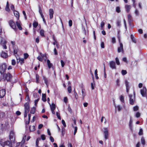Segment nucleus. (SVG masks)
<instances>
[{"label":"nucleus","instance_id":"obj_4","mask_svg":"<svg viewBox=\"0 0 147 147\" xmlns=\"http://www.w3.org/2000/svg\"><path fill=\"white\" fill-rule=\"evenodd\" d=\"M0 145L3 147L6 145L10 147L12 146L11 143L9 141L5 142H3L2 141H0Z\"/></svg>","mask_w":147,"mask_h":147},{"label":"nucleus","instance_id":"obj_48","mask_svg":"<svg viewBox=\"0 0 147 147\" xmlns=\"http://www.w3.org/2000/svg\"><path fill=\"white\" fill-rule=\"evenodd\" d=\"M5 9L6 11L8 12H9L10 11V10L9 8V6H6V7L5 8Z\"/></svg>","mask_w":147,"mask_h":147},{"label":"nucleus","instance_id":"obj_1","mask_svg":"<svg viewBox=\"0 0 147 147\" xmlns=\"http://www.w3.org/2000/svg\"><path fill=\"white\" fill-rule=\"evenodd\" d=\"M3 76L4 80H6L7 81H11L12 77V76L9 73L3 74Z\"/></svg>","mask_w":147,"mask_h":147},{"label":"nucleus","instance_id":"obj_32","mask_svg":"<svg viewBox=\"0 0 147 147\" xmlns=\"http://www.w3.org/2000/svg\"><path fill=\"white\" fill-rule=\"evenodd\" d=\"M116 62L117 65H119L120 64L119 60L117 57L115 58Z\"/></svg>","mask_w":147,"mask_h":147},{"label":"nucleus","instance_id":"obj_33","mask_svg":"<svg viewBox=\"0 0 147 147\" xmlns=\"http://www.w3.org/2000/svg\"><path fill=\"white\" fill-rule=\"evenodd\" d=\"M6 43V40H4L3 42V47L4 48V49H6L7 48L6 46L5 45Z\"/></svg>","mask_w":147,"mask_h":147},{"label":"nucleus","instance_id":"obj_21","mask_svg":"<svg viewBox=\"0 0 147 147\" xmlns=\"http://www.w3.org/2000/svg\"><path fill=\"white\" fill-rule=\"evenodd\" d=\"M29 129L30 131H33L35 130V127L34 125L30 126L29 127Z\"/></svg>","mask_w":147,"mask_h":147},{"label":"nucleus","instance_id":"obj_34","mask_svg":"<svg viewBox=\"0 0 147 147\" xmlns=\"http://www.w3.org/2000/svg\"><path fill=\"white\" fill-rule=\"evenodd\" d=\"M127 73V72L126 70H122L121 71V74L123 76L125 75Z\"/></svg>","mask_w":147,"mask_h":147},{"label":"nucleus","instance_id":"obj_13","mask_svg":"<svg viewBox=\"0 0 147 147\" xmlns=\"http://www.w3.org/2000/svg\"><path fill=\"white\" fill-rule=\"evenodd\" d=\"M128 22L129 24L130 25L131 24V22L133 20V19L132 18V17L131 15L129 14L128 16Z\"/></svg>","mask_w":147,"mask_h":147},{"label":"nucleus","instance_id":"obj_8","mask_svg":"<svg viewBox=\"0 0 147 147\" xmlns=\"http://www.w3.org/2000/svg\"><path fill=\"white\" fill-rule=\"evenodd\" d=\"M109 65L110 67L112 69H115L116 68V66L115 62L113 61H111L109 62Z\"/></svg>","mask_w":147,"mask_h":147},{"label":"nucleus","instance_id":"obj_10","mask_svg":"<svg viewBox=\"0 0 147 147\" xmlns=\"http://www.w3.org/2000/svg\"><path fill=\"white\" fill-rule=\"evenodd\" d=\"M25 111L28 112L30 110V107L28 102H26L24 105Z\"/></svg>","mask_w":147,"mask_h":147},{"label":"nucleus","instance_id":"obj_40","mask_svg":"<svg viewBox=\"0 0 147 147\" xmlns=\"http://www.w3.org/2000/svg\"><path fill=\"white\" fill-rule=\"evenodd\" d=\"M68 90L69 93H71V86H69L68 88Z\"/></svg>","mask_w":147,"mask_h":147},{"label":"nucleus","instance_id":"obj_36","mask_svg":"<svg viewBox=\"0 0 147 147\" xmlns=\"http://www.w3.org/2000/svg\"><path fill=\"white\" fill-rule=\"evenodd\" d=\"M39 75L36 74V82L37 83H38L39 82Z\"/></svg>","mask_w":147,"mask_h":147},{"label":"nucleus","instance_id":"obj_7","mask_svg":"<svg viewBox=\"0 0 147 147\" xmlns=\"http://www.w3.org/2000/svg\"><path fill=\"white\" fill-rule=\"evenodd\" d=\"M9 24L10 27L14 30L16 29V26L15 23L13 20H10L9 22Z\"/></svg>","mask_w":147,"mask_h":147},{"label":"nucleus","instance_id":"obj_14","mask_svg":"<svg viewBox=\"0 0 147 147\" xmlns=\"http://www.w3.org/2000/svg\"><path fill=\"white\" fill-rule=\"evenodd\" d=\"M126 11L127 13H129L131 8V6L128 5H126L125 6Z\"/></svg>","mask_w":147,"mask_h":147},{"label":"nucleus","instance_id":"obj_2","mask_svg":"<svg viewBox=\"0 0 147 147\" xmlns=\"http://www.w3.org/2000/svg\"><path fill=\"white\" fill-rule=\"evenodd\" d=\"M7 68V66L5 63L0 64V73L3 74Z\"/></svg>","mask_w":147,"mask_h":147},{"label":"nucleus","instance_id":"obj_25","mask_svg":"<svg viewBox=\"0 0 147 147\" xmlns=\"http://www.w3.org/2000/svg\"><path fill=\"white\" fill-rule=\"evenodd\" d=\"M33 25L34 28H36L38 25V23L35 21L33 24Z\"/></svg>","mask_w":147,"mask_h":147},{"label":"nucleus","instance_id":"obj_3","mask_svg":"<svg viewBox=\"0 0 147 147\" xmlns=\"http://www.w3.org/2000/svg\"><path fill=\"white\" fill-rule=\"evenodd\" d=\"M134 96L130 94L129 95V103L131 105H133L134 104L135 100V92H134Z\"/></svg>","mask_w":147,"mask_h":147},{"label":"nucleus","instance_id":"obj_51","mask_svg":"<svg viewBox=\"0 0 147 147\" xmlns=\"http://www.w3.org/2000/svg\"><path fill=\"white\" fill-rule=\"evenodd\" d=\"M62 123L64 127H66V125L64 120H62Z\"/></svg>","mask_w":147,"mask_h":147},{"label":"nucleus","instance_id":"obj_60","mask_svg":"<svg viewBox=\"0 0 147 147\" xmlns=\"http://www.w3.org/2000/svg\"><path fill=\"white\" fill-rule=\"evenodd\" d=\"M120 99L122 102H123L124 101L123 96H121L120 97Z\"/></svg>","mask_w":147,"mask_h":147},{"label":"nucleus","instance_id":"obj_45","mask_svg":"<svg viewBox=\"0 0 147 147\" xmlns=\"http://www.w3.org/2000/svg\"><path fill=\"white\" fill-rule=\"evenodd\" d=\"M41 139L42 140H45L46 139L45 136V135H44V134H42L41 135Z\"/></svg>","mask_w":147,"mask_h":147},{"label":"nucleus","instance_id":"obj_39","mask_svg":"<svg viewBox=\"0 0 147 147\" xmlns=\"http://www.w3.org/2000/svg\"><path fill=\"white\" fill-rule=\"evenodd\" d=\"M131 39L132 40V41L133 42H135V43L136 42V40H135V39H134V37L132 34H131Z\"/></svg>","mask_w":147,"mask_h":147},{"label":"nucleus","instance_id":"obj_20","mask_svg":"<svg viewBox=\"0 0 147 147\" xmlns=\"http://www.w3.org/2000/svg\"><path fill=\"white\" fill-rule=\"evenodd\" d=\"M47 62L49 68V69L51 68L52 66H53V64L52 63H51L49 59L47 60Z\"/></svg>","mask_w":147,"mask_h":147},{"label":"nucleus","instance_id":"obj_64","mask_svg":"<svg viewBox=\"0 0 147 147\" xmlns=\"http://www.w3.org/2000/svg\"><path fill=\"white\" fill-rule=\"evenodd\" d=\"M50 140L52 142H54V139L52 137L50 136Z\"/></svg>","mask_w":147,"mask_h":147},{"label":"nucleus","instance_id":"obj_62","mask_svg":"<svg viewBox=\"0 0 147 147\" xmlns=\"http://www.w3.org/2000/svg\"><path fill=\"white\" fill-rule=\"evenodd\" d=\"M61 132L62 135H63L65 133V129L64 128H62Z\"/></svg>","mask_w":147,"mask_h":147},{"label":"nucleus","instance_id":"obj_26","mask_svg":"<svg viewBox=\"0 0 147 147\" xmlns=\"http://www.w3.org/2000/svg\"><path fill=\"white\" fill-rule=\"evenodd\" d=\"M36 108L34 107L32 108L30 110V113L32 114H34L35 112Z\"/></svg>","mask_w":147,"mask_h":147},{"label":"nucleus","instance_id":"obj_5","mask_svg":"<svg viewBox=\"0 0 147 147\" xmlns=\"http://www.w3.org/2000/svg\"><path fill=\"white\" fill-rule=\"evenodd\" d=\"M147 90L145 87H143V88L141 90L140 93L143 97H145L147 96Z\"/></svg>","mask_w":147,"mask_h":147},{"label":"nucleus","instance_id":"obj_53","mask_svg":"<svg viewBox=\"0 0 147 147\" xmlns=\"http://www.w3.org/2000/svg\"><path fill=\"white\" fill-rule=\"evenodd\" d=\"M105 23L104 22L102 21L101 22V24H100V27H101V28H102L105 25Z\"/></svg>","mask_w":147,"mask_h":147},{"label":"nucleus","instance_id":"obj_9","mask_svg":"<svg viewBox=\"0 0 147 147\" xmlns=\"http://www.w3.org/2000/svg\"><path fill=\"white\" fill-rule=\"evenodd\" d=\"M6 90L4 89L0 90V98H3L5 95Z\"/></svg>","mask_w":147,"mask_h":147},{"label":"nucleus","instance_id":"obj_38","mask_svg":"<svg viewBox=\"0 0 147 147\" xmlns=\"http://www.w3.org/2000/svg\"><path fill=\"white\" fill-rule=\"evenodd\" d=\"M138 134L140 136L142 135L143 134V130L142 129L140 128V129Z\"/></svg>","mask_w":147,"mask_h":147},{"label":"nucleus","instance_id":"obj_59","mask_svg":"<svg viewBox=\"0 0 147 147\" xmlns=\"http://www.w3.org/2000/svg\"><path fill=\"white\" fill-rule=\"evenodd\" d=\"M61 65L62 67H63L65 65V63L62 60H61Z\"/></svg>","mask_w":147,"mask_h":147},{"label":"nucleus","instance_id":"obj_52","mask_svg":"<svg viewBox=\"0 0 147 147\" xmlns=\"http://www.w3.org/2000/svg\"><path fill=\"white\" fill-rule=\"evenodd\" d=\"M69 26L71 27L72 26V22L71 20H69Z\"/></svg>","mask_w":147,"mask_h":147},{"label":"nucleus","instance_id":"obj_58","mask_svg":"<svg viewBox=\"0 0 147 147\" xmlns=\"http://www.w3.org/2000/svg\"><path fill=\"white\" fill-rule=\"evenodd\" d=\"M26 138V136L25 135L23 138V139L22 141V142L23 143H24L25 142Z\"/></svg>","mask_w":147,"mask_h":147},{"label":"nucleus","instance_id":"obj_6","mask_svg":"<svg viewBox=\"0 0 147 147\" xmlns=\"http://www.w3.org/2000/svg\"><path fill=\"white\" fill-rule=\"evenodd\" d=\"M105 138L106 140L108 138V131L107 128H104L103 131Z\"/></svg>","mask_w":147,"mask_h":147},{"label":"nucleus","instance_id":"obj_23","mask_svg":"<svg viewBox=\"0 0 147 147\" xmlns=\"http://www.w3.org/2000/svg\"><path fill=\"white\" fill-rule=\"evenodd\" d=\"M5 113L3 112H0V119H2L4 117Z\"/></svg>","mask_w":147,"mask_h":147},{"label":"nucleus","instance_id":"obj_35","mask_svg":"<svg viewBox=\"0 0 147 147\" xmlns=\"http://www.w3.org/2000/svg\"><path fill=\"white\" fill-rule=\"evenodd\" d=\"M125 82L126 87L128 88V87H129V82L127 80H125Z\"/></svg>","mask_w":147,"mask_h":147},{"label":"nucleus","instance_id":"obj_41","mask_svg":"<svg viewBox=\"0 0 147 147\" xmlns=\"http://www.w3.org/2000/svg\"><path fill=\"white\" fill-rule=\"evenodd\" d=\"M116 42V39L115 37H113L112 38V42L113 43H115Z\"/></svg>","mask_w":147,"mask_h":147},{"label":"nucleus","instance_id":"obj_19","mask_svg":"<svg viewBox=\"0 0 147 147\" xmlns=\"http://www.w3.org/2000/svg\"><path fill=\"white\" fill-rule=\"evenodd\" d=\"M49 104L51 110H55L56 108V106L55 104L54 103H52L51 105L49 102Z\"/></svg>","mask_w":147,"mask_h":147},{"label":"nucleus","instance_id":"obj_31","mask_svg":"<svg viewBox=\"0 0 147 147\" xmlns=\"http://www.w3.org/2000/svg\"><path fill=\"white\" fill-rule=\"evenodd\" d=\"M141 142L142 144L144 145L145 144V141L143 137H142L141 139Z\"/></svg>","mask_w":147,"mask_h":147},{"label":"nucleus","instance_id":"obj_30","mask_svg":"<svg viewBox=\"0 0 147 147\" xmlns=\"http://www.w3.org/2000/svg\"><path fill=\"white\" fill-rule=\"evenodd\" d=\"M121 21L120 20H117V22H116V24H117V26H118L119 27H120L121 25Z\"/></svg>","mask_w":147,"mask_h":147},{"label":"nucleus","instance_id":"obj_29","mask_svg":"<svg viewBox=\"0 0 147 147\" xmlns=\"http://www.w3.org/2000/svg\"><path fill=\"white\" fill-rule=\"evenodd\" d=\"M72 126L73 128H74V129H75L74 133V135H75L76 134L77 132V127L76 126V127L74 126L73 124H72Z\"/></svg>","mask_w":147,"mask_h":147},{"label":"nucleus","instance_id":"obj_63","mask_svg":"<svg viewBox=\"0 0 147 147\" xmlns=\"http://www.w3.org/2000/svg\"><path fill=\"white\" fill-rule=\"evenodd\" d=\"M54 51L55 55H57L58 54L57 51L55 48L54 49Z\"/></svg>","mask_w":147,"mask_h":147},{"label":"nucleus","instance_id":"obj_27","mask_svg":"<svg viewBox=\"0 0 147 147\" xmlns=\"http://www.w3.org/2000/svg\"><path fill=\"white\" fill-rule=\"evenodd\" d=\"M40 34L42 36H45L44 31L43 30H41L40 31Z\"/></svg>","mask_w":147,"mask_h":147},{"label":"nucleus","instance_id":"obj_42","mask_svg":"<svg viewBox=\"0 0 147 147\" xmlns=\"http://www.w3.org/2000/svg\"><path fill=\"white\" fill-rule=\"evenodd\" d=\"M139 108L137 106H136L134 107L133 110L134 111H136L138 110Z\"/></svg>","mask_w":147,"mask_h":147},{"label":"nucleus","instance_id":"obj_47","mask_svg":"<svg viewBox=\"0 0 147 147\" xmlns=\"http://www.w3.org/2000/svg\"><path fill=\"white\" fill-rule=\"evenodd\" d=\"M39 140H40V139L37 138L36 139V146H38V143Z\"/></svg>","mask_w":147,"mask_h":147},{"label":"nucleus","instance_id":"obj_54","mask_svg":"<svg viewBox=\"0 0 147 147\" xmlns=\"http://www.w3.org/2000/svg\"><path fill=\"white\" fill-rule=\"evenodd\" d=\"M39 13L40 14H40H42L43 13H42V10L40 7V6L39 7Z\"/></svg>","mask_w":147,"mask_h":147},{"label":"nucleus","instance_id":"obj_24","mask_svg":"<svg viewBox=\"0 0 147 147\" xmlns=\"http://www.w3.org/2000/svg\"><path fill=\"white\" fill-rule=\"evenodd\" d=\"M114 106L115 108H117L118 110L119 111H120L121 110L122 108L121 107L120 105H118L116 106L115 105Z\"/></svg>","mask_w":147,"mask_h":147},{"label":"nucleus","instance_id":"obj_44","mask_svg":"<svg viewBox=\"0 0 147 147\" xmlns=\"http://www.w3.org/2000/svg\"><path fill=\"white\" fill-rule=\"evenodd\" d=\"M135 13L136 16H138L139 15V11L137 9H136L135 11Z\"/></svg>","mask_w":147,"mask_h":147},{"label":"nucleus","instance_id":"obj_22","mask_svg":"<svg viewBox=\"0 0 147 147\" xmlns=\"http://www.w3.org/2000/svg\"><path fill=\"white\" fill-rule=\"evenodd\" d=\"M46 95L45 94H42V100L44 102H45L46 101Z\"/></svg>","mask_w":147,"mask_h":147},{"label":"nucleus","instance_id":"obj_56","mask_svg":"<svg viewBox=\"0 0 147 147\" xmlns=\"http://www.w3.org/2000/svg\"><path fill=\"white\" fill-rule=\"evenodd\" d=\"M140 113L139 112H138L136 113V117L138 118L140 117Z\"/></svg>","mask_w":147,"mask_h":147},{"label":"nucleus","instance_id":"obj_50","mask_svg":"<svg viewBox=\"0 0 147 147\" xmlns=\"http://www.w3.org/2000/svg\"><path fill=\"white\" fill-rule=\"evenodd\" d=\"M116 11L118 13H119L120 12V8L119 7H117L116 9Z\"/></svg>","mask_w":147,"mask_h":147},{"label":"nucleus","instance_id":"obj_18","mask_svg":"<svg viewBox=\"0 0 147 147\" xmlns=\"http://www.w3.org/2000/svg\"><path fill=\"white\" fill-rule=\"evenodd\" d=\"M13 11L15 16L17 18V20H18L19 18V12L16 10H14Z\"/></svg>","mask_w":147,"mask_h":147},{"label":"nucleus","instance_id":"obj_37","mask_svg":"<svg viewBox=\"0 0 147 147\" xmlns=\"http://www.w3.org/2000/svg\"><path fill=\"white\" fill-rule=\"evenodd\" d=\"M82 91L83 97V98H84V97L86 95V93H85L84 90V89H82Z\"/></svg>","mask_w":147,"mask_h":147},{"label":"nucleus","instance_id":"obj_57","mask_svg":"<svg viewBox=\"0 0 147 147\" xmlns=\"http://www.w3.org/2000/svg\"><path fill=\"white\" fill-rule=\"evenodd\" d=\"M26 138V136L25 135L23 138V139L22 141V142L23 143H24L25 142Z\"/></svg>","mask_w":147,"mask_h":147},{"label":"nucleus","instance_id":"obj_16","mask_svg":"<svg viewBox=\"0 0 147 147\" xmlns=\"http://www.w3.org/2000/svg\"><path fill=\"white\" fill-rule=\"evenodd\" d=\"M14 136V132L13 131H11L9 135V139L11 141H13L14 139H13V137Z\"/></svg>","mask_w":147,"mask_h":147},{"label":"nucleus","instance_id":"obj_49","mask_svg":"<svg viewBox=\"0 0 147 147\" xmlns=\"http://www.w3.org/2000/svg\"><path fill=\"white\" fill-rule=\"evenodd\" d=\"M16 62L14 59H12V60L11 64L13 65H15L16 64Z\"/></svg>","mask_w":147,"mask_h":147},{"label":"nucleus","instance_id":"obj_55","mask_svg":"<svg viewBox=\"0 0 147 147\" xmlns=\"http://www.w3.org/2000/svg\"><path fill=\"white\" fill-rule=\"evenodd\" d=\"M22 12H23V13L24 15V18H25V19L26 20L27 19V17L26 16V12H25V11H23Z\"/></svg>","mask_w":147,"mask_h":147},{"label":"nucleus","instance_id":"obj_61","mask_svg":"<svg viewBox=\"0 0 147 147\" xmlns=\"http://www.w3.org/2000/svg\"><path fill=\"white\" fill-rule=\"evenodd\" d=\"M36 42L37 43H38L39 42V37H38L36 39Z\"/></svg>","mask_w":147,"mask_h":147},{"label":"nucleus","instance_id":"obj_17","mask_svg":"<svg viewBox=\"0 0 147 147\" xmlns=\"http://www.w3.org/2000/svg\"><path fill=\"white\" fill-rule=\"evenodd\" d=\"M16 24L19 30H21L22 29V28L21 26L20 22V21L16 22Z\"/></svg>","mask_w":147,"mask_h":147},{"label":"nucleus","instance_id":"obj_11","mask_svg":"<svg viewBox=\"0 0 147 147\" xmlns=\"http://www.w3.org/2000/svg\"><path fill=\"white\" fill-rule=\"evenodd\" d=\"M117 51L119 53H120L121 51H123V45L121 43H120V47L118 48Z\"/></svg>","mask_w":147,"mask_h":147},{"label":"nucleus","instance_id":"obj_46","mask_svg":"<svg viewBox=\"0 0 147 147\" xmlns=\"http://www.w3.org/2000/svg\"><path fill=\"white\" fill-rule=\"evenodd\" d=\"M13 53L14 54H16L18 52V50L16 48H13Z\"/></svg>","mask_w":147,"mask_h":147},{"label":"nucleus","instance_id":"obj_43","mask_svg":"<svg viewBox=\"0 0 147 147\" xmlns=\"http://www.w3.org/2000/svg\"><path fill=\"white\" fill-rule=\"evenodd\" d=\"M132 121L131 120V119H130V121H129V127H130L131 129V127H132Z\"/></svg>","mask_w":147,"mask_h":147},{"label":"nucleus","instance_id":"obj_15","mask_svg":"<svg viewBox=\"0 0 147 147\" xmlns=\"http://www.w3.org/2000/svg\"><path fill=\"white\" fill-rule=\"evenodd\" d=\"M1 55L2 57L5 58L7 57L8 56V54L7 53L3 51H2V53H1Z\"/></svg>","mask_w":147,"mask_h":147},{"label":"nucleus","instance_id":"obj_28","mask_svg":"<svg viewBox=\"0 0 147 147\" xmlns=\"http://www.w3.org/2000/svg\"><path fill=\"white\" fill-rule=\"evenodd\" d=\"M43 79L44 80L45 82V84H46L47 86L48 85V79L47 78H46L45 77L43 76Z\"/></svg>","mask_w":147,"mask_h":147},{"label":"nucleus","instance_id":"obj_12","mask_svg":"<svg viewBox=\"0 0 147 147\" xmlns=\"http://www.w3.org/2000/svg\"><path fill=\"white\" fill-rule=\"evenodd\" d=\"M50 18L51 19H52L53 17L54 14L53 10L52 9H50L49 10Z\"/></svg>","mask_w":147,"mask_h":147}]
</instances>
